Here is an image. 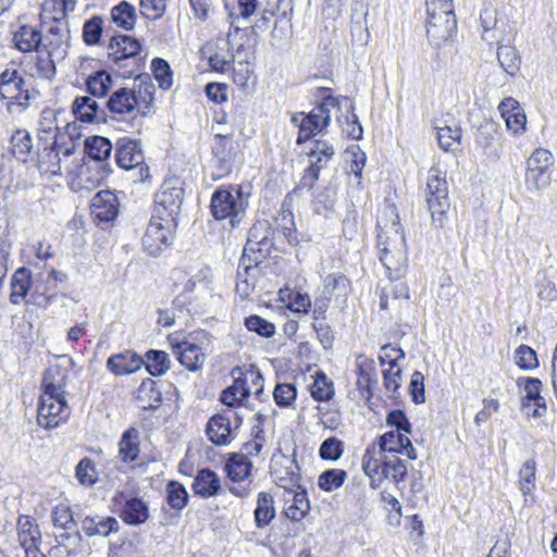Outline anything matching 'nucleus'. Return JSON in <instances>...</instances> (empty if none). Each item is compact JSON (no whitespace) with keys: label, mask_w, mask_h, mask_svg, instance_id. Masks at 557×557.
I'll return each mask as SVG.
<instances>
[{"label":"nucleus","mask_w":557,"mask_h":557,"mask_svg":"<svg viewBox=\"0 0 557 557\" xmlns=\"http://www.w3.org/2000/svg\"><path fill=\"white\" fill-rule=\"evenodd\" d=\"M425 8L426 36L438 48L451 39L457 29L453 0H425Z\"/></svg>","instance_id":"1"},{"label":"nucleus","mask_w":557,"mask_h":557,"mask_svg":"<svg viewBox=\"0 0 557 557\" xmlns=\"http://www.w3.org/2000/svg\"><path fill=\"white\" fill-rule=\"evenodd\" d=\"M362 469L371 480V486L376 488L384 479H392L398 483L407 474V467L397 455L376 457V445L366 448L362 456Z\"/></svg>","instance_id":"2"},{"label":"nucleus","mask_w":557,"mask_h":557,"mask_svg":"<svg viewBox=\"0 0 557 557\" xmlns=\"http://www.w3.org/2000/svg\"><path fill=\"white\" fill-rule=\"evenodd\" d=\"M425 201L431 214L432 225L435 228H444L448 222L450 203L446 173L437 166H432L429 171Z\"/></svg>","instance_id":"3"},{"label":"nucleus","mask_w":557,"mask_h":557,"mask_svg":"<svg viewBox=\"0 0 557 557\" xmlns=\"http://www.w3.org/2000/svg\"><path fill=\"white\" fill-rule=\"evenodd\" d=\"M377 237L380 260L385 267L388 277L398 280L405 274L407 268L405 236L398 231L397 225H394L392 235L380 233Z\"/></svg>","instance_id":"4"},{"label":"nucleus","mask_w":557,"mask_h":557,"mask_svg":"<svg viewBox=\"0 0 557 557\" xmlns=\"http://www.w3.org/2000/svg\"><path fill=\"white\" fill-rule=\"evenodd\" d=\"M140 42L128 35H114L108 44V58L113 62L119 74L124 78L135 75L139 67L137 55Z\"/></svg>","instance_id":"5"},{"label":"nucleus","mask_w":557,"mask_h":557,"mask_svg":"<svg viewBox=\"0 0 557 557\" xmlns=\"http://www.w3.org/2000/svg\"><path fill=\"white\" fill-rule=\"evenodd\" d=\"M338 106V99L332 96L323 98L309 114L299 113L292 117V122L298 126V143H304L325 128L331 120V108Z\"/></svg>","instance_id":"6"},{"label":"nucleus","mask_w":557,"mask_h":557,"mask_svg":"<svg viewBox=\"0 0 557 557\" xmlns=\"http://www.w3.org/2000/svg\"><path fill=\"white\" fill-rule=\"evenodd\" d=\"M184 189L178 180L166 181L161 185L154 196V209L152 215H160L170 225H177V216L183 203Z\"/></svg>","instance_id":"7"},{"label":"nucleus","mask_w":557,"mask_h":557,"mask_svg":"<svg viewBox=\"0 0 557 557\" xmlns=\"http://www.w3.org/2000/svg\"><path fill=\"white\" fill-rule=\"evenodd\" d=\"M554 164L553 153L544 148L535 149L525 161L524 185L530 191H540L550 183L549 170Z\"/></svg>","instance_id":"8"},{"label":"nucleus","mask_w":557,"mask_h":557,"mask_svg":"<svg viewBox=\"0 0 557 557\" xmlns=\"http://www.w3.org/2000/svg\"><path fill=\"white\" fill-rule=\"evenodd\" d=\"M236 197L230 189L218 188L211 196L210 210L215 220L228 219L231 230L238 227L242 223V203H237L244 195L242 185H238Z\"/></svg>","instance_id":"9"},{"label":"nucleus","mask_w":557,"mask_h":557,"mask_svg":"<svg viewBox=\"0 0 557 557\" xmlns=\"http://www.w3.org/2000/svg\"><path fill=\"white\" fill-rule=\"evenodd\" d=\"M177 225H170L160 215H152L143 237L144 249L151 256L159 255L173 240V231Z\"/></svg>","instance_id":"10"},{"label":"nucleus","mask_w":557,"mask_h":557,"mask_svg":"<svg viewBox=\"0 0 557 557\" xmlns=\"http://www.w3.org/2000/svg\"><path fill=\"white\" fill-rule=\"evenodd\" d=\"M115 162L124 170L140 169V181L149 177L148 166H143L144 152L138 140L128 137L119 138L115 143Z\"/></svg>","instance_id":"11"},{"label":"nucleus","mask_w":557,"mask_h":557,"mask_svg":"<svg viewBox=\"0 0 557 557\" xmlns=\"http://www.w3.org/2000/svg\"><path fill=\"white\" fill-rule=\"evenodd\" d=\"M70 414V409L64 396L41 395L38 405V424L46 429L57 428Z\"/></svg>","instance_id":"12"},{"label":"nucleus","mask_w":557,"mask_h":557,"mask_svg":"<svg viewBox=\"0 0 557 557\" xmlns=\"http://www.w3.org/2000/svg\"><path fill=\"white\" fill-rule=\"evenodd\" d=\"M271 471L274 482L286 493L301 487V476L295 454L292 457L284 454L275 455L272 459Z\"/></svg>","instance_id":"13"},{"label":"nucleus","mask_w":557,"mask_h":557,"mask_svg":"<svg viewBox=\"0 0 557 557\" xmlns=\"http://www.w3.org/2000/svg\"><path fill=\"white\" fill-rule=\"evenodd\" d=\"M0 97L22 107L29 104L30 95L18 70L5 69L0 73Z\"/></svg>","instance_id":"14"},{"label":"nucleus","mask_w":557,"mask_h":557,"mask_svg":"<svg viewBox=\"0 0 557 557\" xmlns=\"http://www.w3.org/2000/svg\"><path fill=\"white\" fill-rule=\"evenodd\" d=\"M112 502L120 507V518L128 525L143 524L149 518V507L140 497H127L124 492H116Z\"/></svg>","instance_id":"15"},{"label":"nucleus","mask_w":557,"mask_h":557,"mask_svg":"<svg viewBox=\"0 0 557 557\" xmlns=\"http://www.w3.org/2000/svg\"><path fill=\"white\" fill-rule=\"evenodd\" d=\"M334 147L327 141L317 140L308 158L309 165L300 180V186L311 188L319 180L320 171L326 166L334 156Z\"/></svg>","instance_id":"16"},{"label":"nucleus","mask_w":557,"mask_h":557,"mask_svg":"<svg viewBox=\"0 0 557 557\" xmlns=\"http://www.w3.org/2000/svg\"><path fill=\"white\" fill-rule=\"evenodd\" d=\"M405 455L410 460L417 459L416 449L409 437L399 431H388L379 437L376 457L385 455Z\"/></svg>","instance_id":"17"},{"label":"nucleus","mask_w":557,"mask_h":557,"mask_svg":"<svg viewBox=\"0 0 557 557\" xmlns=\"http://www.w3.org/2000/svg\"><path fill=\"white\" fill-rule=\"evenodd\" d=\"M143 366L144 358L131 349L110 356L106 362L107 370L115 376L133 374Z\"/></svg>","instance_id":"18"},{"label":"nucleus","mask_w":557,"mask_h":557,"mask_svg":"<svg viewBox=\"0 0 557 557\" xmlns=\"http://www.w3.org/2000/svg\"><path fill=\"white\" fill-rule=\"evenodd\" d=\"M90 209L98 222H112L119 214L117 197L110 190H100L94 196Z\"/></svg>","instance_id":"19"},{"label":"nucleus","mask_w":557,"mask_h":557,"mask_svg":"<svg viewBox=\"0 0 557 557\" xmlns=\"http://www.w3.org/2000/svg\"><path fill=\"white\" fill-rule=\"evenodd\" d=\"M16 530L17 541L23 550V555L30 550L39 549L41 532L35 519L26 515H21L17 518Z\"/></svg>","instance_id":"20"},{"label":"nucleus","mask_w":557,"mask_h":557,"mask_svg":"<svg viewBox=\"0 0 557 557\" xmlns=\"http://www.w3.org/2000/svg\"><path fill=\"white\" fill-rule=\"evenodd\" d=\"M506 127L513 135H522L525 132L527 116L520 103L511 98H505L498 106Z\"/></svg>","instance_id":"21"},{"label":"nucleus","mask_w":557,"mask_h":557,"mask_svg":"<svg viewBox=\"0 0 557 557\" xmlns=\"http://www.w3.org/2000/svg\"><path fill=\"white\" fill-rule=\"evenodd\" d=\"M174 354L182 366L190 371L198 370L203 361L205 355L200 346L188 341L172 344Z\"/></svg>","instance_id":"22"},{"label":"nucleus","mask_w":557,"mask_h":557,"mask_svg":"<svg viewBox=\"0 0 557 557\" xmlns=\"http://www.w3.org/2000/svg\"><path fill=\"white\" fill-rule=\"evenodd\" d=\"M136 399L143 410L141 419H145L146 411L158 409L162 404V394L157 387V382L149 377L143 380L137 388Z\"/></svg>","instance_id":"23"},{"label":"nucleus","mask_w":557,"mask_h":557,"mask_svg":"<svg viewBox=\"0 0 557 557\" xmlns=\"http://www.w3.org/2000/svg\"><path fill=\"white\" fill-rule=\"evenodd\" d=\"M137 101V111L145 115L149 111L154 99L156 87L148 74L136 75L132 88Z\"/></svg>","instance_id":"24"},{"label":"nucleus","mask_w":557,"mask_h":557,"mask_svg":"<svg viewBox=\"0 0 557 557\" xmlns=\"http://www.w3.org/2000/svg\"><path fill=\"white\" fill-rule=\"evenodd\" d=\"M357 386L367 397L372 396L373 386L376 384L375 363L364 355L356 358Z\"/></svg>","instance_id":"25"},{"label":"nucleus","mask_w":557,"mask_h":557,"mask_svg":"<svg viewBox=\"0 0 557 557\" xmlns=\"http://www.w3.org/2000/svg\"><path fill=\"white\" fill-rule=\"evenodd\" d=\"M191 488L202 498L215 496L221 491V482L218 474L211 469H201L194 479Z\"/></svg>","instance_id":"26"},{"label":"nucleus","mask_w":557,"mask_h":557,"mask_svg":"<svg viewBox=\"0 0 557 557\" xmlns=\"http://www.w3.org/2000/svg\"><path fill=\"white\" fill-rule=\"evenodd\" d=\"M287 495L290 498L285 499V515L292 521H300L302 520L310 510V503L307 497L306 490L301 486L300 488H296L287 492Z\"/></svg>","instance_id":"27"},{"label":"nucleus","mask_w":557,"mask_h":557,"mask_svg":"<svg viewBox=\"0 0 557 557\" xmlns=\"http://www.w3.org/2000/svg\"><path fill=\"white\" fill-rule=\"evenodd\" d=\"M108 110L113 114H127L137 110L134 90L127 87H121L114 90L107 102Z\"/></svg>","instance_id":"28"},{"label":"nucleus","mask_w":557,"mask_h":557,"mask_svg":"<svg viewBox=\"0 0 557 557\" xmlns=\"http://www.w3.org/2000/svg\"><path fill=\"white\" fill-rule=\"evenodd\" d=\"M85 152L95 161L94 165L109 164L108 160L111 157L113 145L108 137L104 136H89L84 143Z\"/></svg>","instance_id":"29"},{"label":"nucleus","mask_w":557,"mask_h":557,"mask_svg":"<svg viewBox=\"0 0 557 557\" xmlns=\"http://www.w3.org/2000/svg\"><path fill=\"white\" fill-rule=\"evenodd\" d=\"M72 112L77 120L86 123L101 121L106 116L97 101L88 96L76 97L72 104Z\"/></svg>","instance_id":"30"},{"label":"nucleus","mask_w":557,"mask_h":557,"mask_svg":"<svg viewBox=\"0 0 557 557\" xmlns=\"http://www.w3.org/2000/svg\"><path fill=\"white\" fill-rule=\"evenodd\" d=\"M10 302L18 305L25 300L33 287L32 272L25 267L18 268L11 277Z\"/></svg>","instance_id":"31"},{"label":"nucleus","mask_w":557,"mask_h":557,"mask_svg":"<svg viewBox=\"0 0 557 557\" xmlns=\"http://www.w3.org/2000/svg\"><path fill=\"white\" fill-rule=\"evenodd\" d=\"M67 371L63 367L55 364L46 369L42 376V395L64 396L66 386Z\"/></svg>","instance_id":"32"},{"label":"nucleus","mask_w":557,"mask_h":557,"mask_svg":"<svg viewBox=\"0 0 557 557\" xmlns=\"http://www.w3.org/2000/svg\"><path fill=\"white\" fill-rule=\"evenodd\" d=\"M225 9L228 12V22H230V30L227 33V45L231 49H235L237 52H240L244 48L243 40V28L242 21L244 18V0H237V9L238 13L230 8L228 3H225Z\"/></svg>","instance_id":"33"},{"label":"nucleus","mask_w":557,"mask_h":557,"mask_svg":"<svg viewBox=\"0 0 557 557\" xmlns=\"http://www.w3.org/2000/svg\"><path fill=\"white\" fill-rule=\"evenodd\" d=\"M139 432L135 428L126 429L119 441V456L125 463L134 462L140 454Z\"/></svg>","instance_id":"34"},{"label":"nucleus","mask_w":557,"mask_h":557,"mask_svg":"<svg viewBox=\"0 0 557 557\" xmlns=\"http://www.w3.org/2000/svg\"><path fill=\"white\" fill-rule=\"evenodd\" d=\"M206 433L213 444H226L232 434L231 417L225 414L213 416L207 423Z\"/></svg>","instance_id":"35"},{"label":"nucleus","mask_w":557,"mask_h":557,"mask_svg":"<svg viewBox=\"0 0 557 557\" xmlns=\"http://www.w3.org/2000/svg\"><path fill=\"white\" fill-rule=\"evenodd\" d=\"M542 382L535 377H528L524 384L525 396L522 399L523 409H528L531 405L536 408L531 413L533 417H541L546 410L545 399L541 396Z\"/></svg>","instance_id":"36"},{"label":"nucleus","mask_w":557,"mask_h":557,"mask_svg":"<svg viewBox=\"0 0 557 557\" xmlns=\"http://www.w3.org/2000/svg\"><path fill=\"white\" fill-rule=\"evenodd\" d=\"M518 487L524 500L528 496H532L536 488V460L534 458L527 459L518 471Z\"/></svg>","instance_id":"37"},{"label":"nucleus","mask_w":557,"mask_h":557,"mask_svg":"<svg viewBox=\"0 0 557 557\" xmlns=\"http://www.w3.org/2000/svg\"><path fill=\"white\" fill-rule=\"evenodd\" d=\"M41 33L33 26L22 25L14 33L13 42L22 52H30L38 48L42 40Z\"/></svg>","instance_id":"38"},{"label":"nucleus","mask_w":557,"mask_h":557,"mask_svg":"<svg viewBox=\"0 0 557 557\" xmlns=\"http://www.w3.org/2000/svg\"><path fill=\"white\" fill-rule=\"evenodd\" d=\"M243 374V369L240 367H235L232 370V375L234 377L233 385L228 386L221 393L220 400L227 407L234 408L236 406H240L242 400H244Z\"/></svg>","instance_id":"39"},{"label":"nucleus","mask_w":557,"mask_h":557,"mask_svg":"<svg viewBox=\"0 0 557 557\" xmlns=\"http://www.w3.org/2000/svg\"><path fill=\"white\" fill-rule=\"evenodd\" d=\"M40 146L41 151L39 152L38 160L40 172L52 176L61 175V157H59V152L50 144Z\"/></svg>","instance_id":"40"},{"label":"nucleus","mask_w":557,"mask_h":557,"mask_svg":"<svg viewBox=\"0 0 557 557\" xmlns=\"http://www.w3.org/2000/svg\"><path fill=\"white\" fill-rule=\"evenodd\" d=\"M275 516L273 497L270 493L261 492L257 498L255 523L257 528L267 527Z\"/></svg>","instance_id":"41"},{"label":"nucleus","mask_w":557,"mask_h":557,"mask_svg":"<svg viewBox=\"0 0 557 557\" xmlns=\"http://www.w3.org/2000/svg\"><path fill=\"white\" fill-rule=\"evenodd\" d=\"M144 366L152 376H161L169 371L171 360L165 351L150 349L145 355Z\"/></svg>","instance_id":"42"},{"label":"nucleus","mask_w":557,"mask_h":557,"mask_svg":"<svg viewBox=\"0 0 557 557\" xmlns=\"http://www.w3.org/2000/svg\"><path fill=\"white\" fill-rule=\"evenodd\" d=\"M111 20L120 28L132 30L136 24L135 7L122 1L111 9Z\"/></svg>","instance_id":"43"},{"label":"nucleus","mask_w":557,"mask_h":557,"mask_svg":"<svg viewBox=\"0 0 557 557\" xmlns=\"http://www.w3.org/2000/svg\"><path fill=\"white\" fill-rule=\"evenodd\" d=\"M87 91L98 98H103L112 88V76L104 70L96 71L86 79Z\"/></svg>","instance_id":"44"},{"label":"nucleus","mask_w":557,"mask_h":557,"mask_svg":"<svg viewBox=\"0 0 557 557\" xmlns=\"http://www.w3.org/2000/svg\"><path fill=\"white\" fill-rule=\"evenodd\" d=\"M11 151L22 162H26L33 150V140L26 129L18 128L11 136Z\"/></svg>","instance_id":"45"},{"label":"nucleus","mask_w":557,"mask_h":557,"mask_svg":"<svg viewBox=\"0 0 557 557\" xmlns=\"http://www.w3.org/2000/svg\"><path fill=\"white\" fill-rule=\"evenodd\" d=\"M497 60L503 70L510 76H515L520 69L521 58L512 46H498Z\"/></svg>","instance_id":"46"},{"label":"nucleus","mask_w":557,"mask_h":557,"mask_svg":"<svg viewBox=\"0 0 557 557\" xmlns=\"http://www.w3.org/2000/svg\"><path fill=\"white\" fill-rule=\"evenodd\" d=\"M111 173L110 164L88 165L86 171L81 172L79 178L85 184V188L92 189L99 186Z\"/></svg>","instance_id":"47"},{"label":"nucleus","mask_w":557,"mask_h":557,"mask_svg":"<svg viewBox=\"0 0 557 557\" xmlns=\"http://www.w3.org/2000/svg\"><path fill=\"white\" fill-rule=\"evenodd\" d=\"M314 213L329 218L335 211V191L332 188H324L319 191L312 200Z\"/></svg>","instance_id":"48"},{"label":"nucleus","mask_w":557,"mask_h":557,"mask_svg":"<svg viewBox=\"0 0 557 557\" xmlns=\"http://www.w3.org/2000/svg\"><path fill=\"white\" fill-rule=\"evenodd\" d=\"M151 71L159 87L169 90L173 85V71L169 62L162 58H153L151 61Z\"/></svg>","instance_id":"49"},{"label":"nucleus","mask_w":557,"mask_h":557,"mask_svg":"<svg viewBox=\"0 0 557 557\" xmlns=\"http://www.w3.org/2000/svg\"><path fill=\"white\" fill-rule=\"evenodd\" d=\"M311 396L319 401L330 400L334 393V384L323 372L317 373L310 387Z\"/></svg>","instance_id":"50"},{"label":"nucleus","mask_w":557,"mask_h":557,"mask_svg":"<svg viewBox=\"0 0 557 557\" xmlns=\"http://www.w3.org/2000/svg\"><path fill=\"white\" fill-rule=\"evenodd\" d=\"M188 497V492L182 483L172 480L166 484V500L171 508L182 510L187 505Z\"/></svg>","instance_id":"51"},{"label":"nucleus","mask_w":557,"mask_h":557,"mask_svg":"<svg viewBox=\"0 0 557 557\" xmlns=\"http://www.w3.org/2000/svg\"><path fill=\"white\" fill-rule=\"evenodd\" d=\"M461 128L455 126L437 127V139L441 148L445 151H454L460 144Z\"/></svg>","instance_id":"52"},{"label":"nucleus","mask_w":557,"mask_h":557,"mask_svg":"<svg viewBox=\"0 0 557 557\" xmlns=\"http://www.w3.org/2000/svg\"><path fill=\"white\" fill-rule=\"evenodd\" d=\"M346 479L347 473L343 469H330L319 475L318 485L325 492H333L339 488Z\"/></svg>","instance_id":"53"},{"label":"nucleus","mask_w":557,"mask_h":557,"mask_svg":"<svg viewBox=\"0 0 557 557\" xmlns=\"http://www.w3.org/2000/svg\"><path fill=\"white\" fill-rule=\"evenodd\" d=\"M224 470L233 484L240 483L244 479V455L240 453L228 454Z\"/></svg>","instance_id":"54"},{"label":"nucleus","mask_w":557,"mask_h":557,"mask_svg":"<svg viewBox=\"0 0 557 557\" xmlns=\"http://www.w3.org/2000/svg\"><path fill=\"white\" fill-rule=\"evenodd\" d=\"M75 475L82 485L92 486L97 482L95 462L88 457L81 459L75 468Z\"/></svg>","instance_id":"55"},{"label":"nucleus","mask_w":557,"mask_h":557,"mask_svg":"<svg viewBox=\"0 0 557 557\" xmlns=\"http://www.w3.org/2000/svg\"><path fill=\"white\" fill-rule=\"evenodd\" d=\"M52 523L55 528H61L64 531H70L76 527V521L70 507L65 504L57 505L51 513Z\"/></svg>","instance_id":"56"},{"label":"nucleus","mask_w":557,"mask_h":557,"mask_svg":"<svg viewBox=\"0 0 557 557\" xmlns=\"http://www.w3.org/2000/svg\"><path fill=\"white\" fill-rule=\"evenodd\" d=\"M47 114L52 115L51 112H42V119L40 121V128L38 134L39 145H49L54 136L64 138V135L59 133V127L55 125L54 120Z\"/></svg>","instance_id":"57"},{"label":"nucleus","mask_w":557,"mask_h":557,"mask_svg":"<svg viewBox=\"0 0 557 557\" xmlns=\"http://www.w3.org/2000/svg\"><path fill=\"white\" fill-rule=\"evenodd\" d=\"M102 18L98 15L87 20L83 26V40L88 46H95L102 35Z\"/></svg>","instance_id":"58"},{"label":"nucleus","mask_w":557,"mask_h":557,"mask_svg":"<svg viewBox=\"0 0 557 557\" xmlns=\"http://www.w3.org/2000/svg\"><path fill=\"white\" fill-rule=\"evenodd\" d=\"M344 451V443L339 438L329 437L324 440L319 448V456L323 460L336 461Z\"/></svg>","instance_id":"59"},{"label":"nucleus","mask_w":557,"mask_h":557,"mask_svg":"<svg viewBox=\"0 0 557 557\" xmlns=\"http://www.w3.org/2000/svg\"><path fill=\"white\" fill-rule=\"evenodd\" d=\"M246 329L262 337H272L275 333V325L259 315L246 318Z\"/></svg>","instance_id":"60"},{"label":"nucleus","mask_w":557,"mask_h":557,"mask_svg":"<svg viewBox=\"0 0 557 557\" xmlns=\"http://www.w3.org/2000/svg\"><path fill=\"white\" fill-rule=\"evenodd\" d=\"M516 364L523 370H532L539 366L535 351L527 346L520 345L515 351Z\"/></svg>","instance_id":"61"},{"label":"nucleus","mask_w":557,"mask_h":557,"mask_svg":"<svg viewBox=\"0 0 557 557\" xmlns=\"http://www.w3.org/2000/svg\"><path fill=\"white\" fill-rule=\"evenodd\" d=\"M297 396L296 387L289 383L277 384L273 392V397L277 406H290Z\"/></svg>","instance_id":"62"},{"label":"nucleus","mask_w":557,"mask_h":557,"mask_svg":"<svg viewBox=\"0 0 557 557\" xmlns=\"http://www.w3.org/2000/svg\"><path fill=\"white\" fill-rule=\"evenodd\" d=\"M140 13L149 20H158L162 17L166 10V1L164 0H140Z\"/></svg>","instance_id":"63"},{"label":"nucleus","mask_w":557,"mask_h":557,"mask_svg":"<svg viewBox=\"0 0 557 557\" xmlns=\"http://www.w3.org/2000/svg\"><path fill=\"white\" fill-rule=\"evenodd\" d=\"M274 227L277 232H281L283 236L289 240L295 231L294 214L292 213V211L282 210L275 218Z\"/></svg>","instance_id":"64"}]
</instances>
